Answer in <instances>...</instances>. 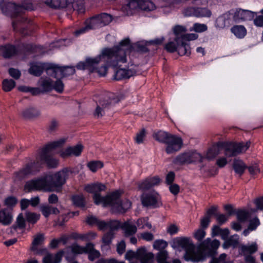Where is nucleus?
Wrapping results in <instances>:
<instances>
[{
    "label": "nucleus",
    "instance_id": "obj_30",
    "mask_svg": "<svg viewBox=\"0 0 263 263\" xmlns=\"http://www.w3.org/2000/svg\"><path fill=\"white\" fill-rule=\"evenodd\" d=\"M40 211L44 217L47 218L51 214L57 215L60 213V211L56 207L50 204L42 205L40 207Z\"/></svg>",
    "mask_w": 263,
    "mask_h": 263
},
{
    "label": "nucleus",
    "instance_id": "obj_6",
    "mask_svg": "<svg viewBox=\"0 0 263 263\" xmlns=\"http://www.w3.org/2000/svg\"><path fill=\"white\" fill-rule=\"evenodd\" d=\"M220 246V241L217 239L212 240L210 238H207L203 241L199 245V248L204 251H208L212 257L210 263H225L227 255L222 253L218 257H215L217 254V249Z\"/></svg>",
    "mask_w": 263,
    "mask_h": 263
},
{
    "label": "nucleus",
    "instance_id": "obj_36",
    "mask_svg": "<svg viewBox=\"0 0 263 263\" xmlns=\"http://www.w3.org/2000/svg\"><path fill=\"white\" fill-rule=\"evenodd\" d=\"M46 4L55 9L63 8L67 6V0H47Z\"/></svg>",
    "mask_w": 263,
    "mask_h": 263
},
{
    "label": "nucleus",
    "instance_id": "obj_53",
    "mask_svg": "<svg viewBox=\"0 0 263 263\" xmlns=\"http://www.w3.org/2000/svg\"><path fill=\"white\" fill-rule=\"evenodd\" d=\"M173 31L176 35L175 37H181L182 35H185L186 29L182 26L177 25L174 27Z\"/></svg>",
    "mask_w": 263,
    "mask_h": 263
},
{
    "label": "nucleus",
    "instance_id": "obj_11",
    "mask_svg": "<svg viewBox=\"0 0 263 263\" xmlns=\"http://www.w3.org/2000/svg\"><path fill=\"white\" fill-rule=\"evenodd\" d=\"M203 158L195 152H187L178 155L173 160V163L177 165L189 164L196 161L202 162Z\"/></svg>",
    "mask_w": 263,
    "mask_h": 263
},
{
    "label": "nucleus",
    "instance_id": "obj_18",
    "mask_svg": "<svg viewBox=\"0 0 263 263\" xmlns=\"http://www.w3.org/2000/svg\"><path fill=\"white\" fill-rule=\"evenodd\" d=\"M256 13L248 10L240 8L237 9L233 15V19L235 21L252 20L254 18Z\"/></svg>",
    "mask_w": 263,
    "mask_h": 263
},
{
    "label": "nucleus",
    "instance_id": "obj_43",
    "mask_svg": "<svg viewBox=\"0 0 263 263\" xmlns=\"http://www.w3.org/2000/svg\"><path fill=\"white\" fill-rule=\"evenodd\" d=\"M240 250L241 253L243 255H250L257 251V247L255 243L250 246L242 245L240 248Z\"/></svg>",
    "mask_w": 263,
    "mask_h": 263
},
{
    "label": "nucleus",
    "instance_id": "obj_49",
    "mask_svg": "<svg viewBox=\"0 0 263 263\" xmlns=\"http://www.w3.org/2000/svg\"><path fill=\"white\" fill-rule=\"evenodd\" d=\"M75 73L74 67L65 66L61 67L60 77H65L72 75Z\"/></svg>",
    "mask_w": 263,
    "mask_h": 263
},
{
    "label": "nucleus",
    "instance_id": "obj_62",
    "mask_svg": "<svg viewBox=\"0 0 263 263\" xmlns=\"http://www.w3.org/2000/svg\"><path fill=\"white\" fill-rule=\"evenodd\" d=\"M218 210V206H212L209 208L206 212L205 215L207 217L211 219V217L212 216H216V215H217V212Z\"/></svg>",
    "mask_w": 263,
    "mask_h": 263
},
{
    "label": "nucleus",
    "instance_id": "obj_1",
    "mask_svg": "<svg viewBox=\"0 0 263 263\" xmlns=\"http://www.w3.org/2000/svg\"><path fill=\"white\" fill-rule=\"evenodd\" d=\"M132 49L129 39H125L117 46L103 49L96 57L87 58L85 61L79 62L76 67L79 70L88 69L90 72H97L100 76H105L107 71V66L117 67H120L119 63H126V54Z\"/></svg>",
    "mask_w": 263,
    "mask_h": 263
},
{
    "label": "nucleus",
    "instance_id": "obj_56",
    "mask_svg": "<svg viewBox=\"0 0 263 263\" xmlns=\"http://www.w3.org/2000/svg\"><path fill=\"white\" fill-rule=\"evenodd\" d=\"M167 257L168 252L166 250H161L157 253L156 259L159 263H162L166 261Z\"/></svg>",
    "mask_w": 263,
    "mask_h": 263
},
{
    "label": "nucleus",
    "instance_id": "obj_51",
    "mask_svg": "<svg viewBox=\"0 0 263 263\" xmlns=\"http://www.w3.org/2000/svg\"><path fill=\"white\" fill-rule=\"evenodd\" d=\"M72 7L74 10H77L78 12L82 13L84 12V1L77 0L72 3Z\"/></svg>",
    "mask_w": 263,
    "mask_h": 263
},
{
    "label": "nucleus",
    "instance_id": "obj_25",
    "mask_svg": "<svg viewBox=\"0 0 263 263\" xmlns=\"http://www.w3.org/2000/svg\"><path fill=\"white\" fill-rule=\"evenodd\" d=\"M64 253L63 250L59 251L54 255L49 253L43 258V263H60Z\"/></svg>",
    "mask_w": 263,
    "mask_h": 263
},
{
    "label": "nucleus",
    "instance_id": "obj_57",
    "mask_svg": "<svg viewBox=\"0 0 263 263\" xmlns=\"http://www.w3.org/2000/svg\"><path fill=\"white\" fill-rule=\"evenodd\" d=\"M71 252L74 254H81L84 253V249L83 247L80 246L77 243H74L69 247Z\"/></svg>",
    "mask_w": 263,
    "mask_h": 263
},
{
    "label": "nucleus",
    "instance_id": "obj_37",
    "mask_svg": "<svg viewBox=\"0 0 263 263\" xmlns=\"http://www.w3.org/2000/svg\"><path fill=\"white\" fill-rule=\"evenodd\" d=\"M29 166L26 164L18 171L14 173L15 177L19 180H22L29 175H32Z\"/></svg>",
    "mask_w": 263,
    "mask_h": 263
},
{
    "label": "nucleus",
    "instance_id": "obj_15",
    "mask_svg": "<svg viewBox=\"0 0 263 263\" xmlns=\"http://www.w3.org/2000/svg\"><path fill=\"white\" fill-rule=\"evenodd\" d=\"M162 180L158 176L148 177L141 182H137V184L139 190L145 191L151 189L155 185H159Z\"/></svg>",
    "mask_w": 263,
    "mask_h": 263
},
{
    "label": "nucleus",
    "instance_id": "obj_22",
    "mask_svg": "<svg viewBox=\"0 0 263 263\" xmlns=\"http://www.w3.org/2000/svg\"><path fill=\"white\" fill-rule=\"evenodd\" d=\"M175 42L178 44L177 52L180 55H190L191 48L187 42H185L178 37H175Z\"/></svg>",
    "mask_w": 263,
    "mask_h": 263
},
{
    "label": "nucleus",
    "instance_id": "obj_27",
    "mask_svg": "<svg viewBox=\"0 0 263 263\" xmlns=\"http://www.w3.org/2000/svg\"><path fill=\"white\" fill-rule=\"evenodd\" d=\"M138 255L141 263H151L154 258V254L152 253H147L144 248L138 249Z\"/></svg>",
    "mask_w": 263,
    "mask_h": 263
},
{
    "label": "nucleus",
    "instance_id": "obj_20",
    "mask_svg": "<svg viewBox=\"0 0 263 263\" xmlns=\"http://www.w3.org/2000/svg\"><path fill=\"white\" fill-rule=\"evenodd\" d=\"M18 53L17 47L7 44L0 47V55L5 59H9Z\"/></svg>",
    "mask_w": 263,
    "mask_h": 263
},
{
    "label": "nucleus",
    "instance_id": "obj_54",
    "mask_svg": "<svg viewBox=\"0 0 263 263\" xmlns=\"http://www.w3.org/2000/svg\"><path fill=\"white\" fill-rule=\"evenodd\" d=\"M114 232H112L111 231H108L105 234H104V235L102 237V242L105 245H109L111 242L112 238H114Z\"/></svg>",
    "mask_w": 263,
    "mask_h": 263
},
{
    "label": "nucleus",
    "instance_id": "obj_39",
    "mask_svg": "<svg viewBox=\"0 0 263 263\" xmlns=\"http://www.w3.org/2000/svg\"><path fill=\"white\" fill-rule=\"evenodd\" d=\"M172 134L160 130L153 134V138L159 142L165 143Z\"/></svg>",
    "mask_w": 263,
    "mask_h": 263
},
{
    "label": "nucleus",
    "instance_id": "obj_35",
    "mask_svg": "<svg viewBox=\"0 0 263 263\" xmlns=\"http://www.w3.org/2000/svg\"><path fill=\"white\" fill-rule=\"evenodd\" d=\"M45 240L44 235L42 233L35 235L30 248V250H36V247L42 246Z\"/></svg>",
    "mask_w": 263,
    "mask_h": 263
},
{
    "label": "nucleus",
    "instance_id": "obj_60",
    "mask_svg": "<svg viewBox=\"0 0 263 263\" xmlns=\"http://www.w3.org/2000/svg\"><path fill=\"white\" fill-rule=\"evenodd\" d=\"M4 202L8 206H14L17 203V199L15 197L9 196L5 199Z\"/></svg>",
    "mask_w": 263,
    "mask_h": 263
},
{
    "label": "nucleus",
    "instance_id": "obj_52",
    "mask_svg": "<svg viewBox=\"0 0 263 263\" xmlns=\"http://www.w3.org/2000/svg\"><path fill=\"white\" fill-rule=\"evenodd\" d=\"M178 44L175 42V39L174 41H170L164 46V49L170 53H174L177 51Z\"/></svg>",
    "mask_w": 263,
    "mask_h": 263
},
{
    "label": "nucleus",
    "instance_id": "obj_7",
    "mask_svg": "<svg viewBox=\"0 0 263 263\" xmlns=\"http://www.w3.org/2000/svg\"><path fill=\"white\" fill-rule=\"evenodd\" d=\"M251 142L248 141L244 142H218V145L224 149V155L227 157H232L238 154L246 152L249 148Z\"/></svg>",
    "mask_w": 263,
    "mask_h": 263
},
{
    "label": "nucleus",
    "instance_id": "obj_33",
    "mask_svg": "<svg viewBox=\"0 0 263 263\" xmlns=\"http://www.w3.org/2000/svg\"><path fill=\"white\" fill-rule=\"evenodd\" d=\"M40 83L43 91H50L53 88V81L48 78H41Z\"/></svg>",
    "mask_w": 263,
    "mask_h": 263
},
{
    "label": "nucleus",
    "instance_id": "obj_13",
    "mask_svg": "<svg viewBox=\"0 0 263 263\" xmlns=\"http://www.w3.org/2000/svg\"><path fill=\"white\" fill-rule=\"evenodd\" d=\"M165 144L166 153L171 154L179 151L182 146L183 142L180 137L172 134Z\"/></svg>",
    "mask_w": 263,
    "mask_h": 263
},
{
    "label": "nucleus",
    "instance_id": "obj_5",
    "mask_svg": "<svg viewBox=\"0 0 263 263\" xmlns=\"http://www.w3.org/2000/svg\"><path fill=\"white\" fill-rule=\"evenodd\" d=\"M73 173V169L72 168L67 167L54 174L47 175L46 180H47L52 192L55 191L57 188L61 187Z\"/></svg>",
    "mask_w": 263,
    "mask_h": 263
},
{
    "label": "nucleus",
    "instance_id": "obj_59",
    "mask_svg": "<svg viewBox=\"0 0 263 263\" xmlns=\"http://www.w3.org/2000/svg\"><path fill=\"white\" fill-rule=\"evenodd\" d=\"M108 228L109 229V231L114 232L115 231L117 230L120 226V222L117 220H110L108 222Z\"/></svg>",
    "mask_w": 263,
    "mask_h": 263
},
{
    "label": "nucleus",
    "instance_id": "obj_38",
    "mask_svg": "<svg viewBox=\"0 0 263 263\" xmlns=\"http://www.w3.org/2000/svg\"><path fill=\"white\" fill-rule=\"evenodd\" d=\"M231 30L237 37L242 39L247 34V30L242 25H235L231 28Z\"/></svg>",
    "mask_w": 263,
    "mask_h": 263
},
{
    "label": "nucleus",
    "instance_id": "obj_8",
    "mask_svg": "<svg viewBox=\"0 0 263 263\" xmlns=\"http://www.w3.org/2000/svg\"><path fill=\"white\" fill-rule=\"evenodd\" d=\"M156 7L153 2L146 0H129L127 4L123 5L122 11L126 15L133 14V11L137 8L144 11H152Z\"/></svg>",
    "mask_w": 263,
    "mask_h": 263
},
{
    "label": "nucleus",
    "instance_id": "obj_46",
    "mask_svg": "<svg viewBox=\"0 0 263 263\" xmlns=\"http://www.w3.org/2000/svg\"><path fill=\"white\" fill-rule=\"evenodd\" d=\"M211 14V11L206 8H196L195 14L196 17H210Z\"/></svg>",
    "mask_w": 263,
    "mask_h": 263
},
{
    "label": "nucleus",
    "instance_id": "obj_58",
    "mask_svg": "<svg viewBox=\"0 0 263 263\" xmlns=\"http://www.w3.org/2000/svg\"><path fill=\"white\" fill-rule=\"evenodd\" d=\"M205 235V232L204 229L199 228L194 234V237L199 241H201Z\"/></svg>",
    "mask_w": 263,
    "mask_h": 263
},
{
    "label": "nucleus",
    "instance_id": "obj_16",
    "mask_svg": "<svg viewBox=\"0 0 263 263\" xmlns=\"http://www.w3.org/2000/svg\"><path fill=\"white\" fill-rule=\"evenodd\" d=\"M158 194L155 191L151 193H143L141 196L142 203L144 206L156 207Z\"/></svg>",
    "mask_w": 263,
    "mask_h": 263
},
{
    "label": "nucleus",
    "instance_id": "obj_47",
    "mask_svg": "<svg viewBox=\"0 0 263 263\" xmlns=\"http://www.w3.org/2000/svg\"><path fill=\"white\" fill-rule=\"evenodd\" d=\"M87 167L92 172H96L103 166V163L100 161H91L87 163Z\"/></svg>",
    "mask_w": 263,
    "mask_h": 263
},
{
    "label": "nucleus",
    "instance_id": "obj_32",
    "mask_svg": "<svg viewBox=\"0 0 263 263\" xmlns=\"http://www.w3.org/2000/svg\"><path fill=\"white\" fill-rule=\"evenodd\" d=\"M45 63H39L32 65L28 69L30 74L36 77L40 76L45 70Z\"/></svg>",
    "mask_w": 263,
    "mask_h": 263
},
{
    "label": "nucleus",
    "instance_id": "obj_9",
    "mask_svg": "<svg viewBox=\"0 0 263 263\" xmlns=\"http://www.w3.org/2000/svg\"><path fill=\"white\" fill-rule=\"evenodd\" d=\"M32 10V4L27 2H24L21 5H16L14 3L9 2L5 7H2L3 13L12 17H15L24 14L26 10Z\"/></svg>",
    "mask_w": 263,
    "mask_h": 263
},
{
    "label": "nucleus",
    "instance_id": "obj_14",
    "mask_svg": "<svg viewBox=\"0 0 263 263\" xmlns=\"http://www.w3.org/2000/svg\"><path fill=\"white\" fill-rule=\"evenodd\" d=\"M112 21V16L105 13L96 15L90 18L89 28H93L96 26L97 27H102L108 25Z\"/></svg>",
    "mask_w": 263,
    "mask_h": 263
},
{
    "label": "nucleus",
    "instance_id": "obj_40",
    "mask_svg": "<svg viewBox=\"0 0 263 263\" xmlns=\"http://www.w3.org/2000/svg\"><path fill=\"white\" fill-rule=\"evenodd\" d=\"M105 105L104 104V102H99L97 103V105L96 108L93 113V115L95 118L99 119L102 118L105 114Z\"/></svg>",
    "mask_w": 263,
    "mask_h": 263
},
{
    "label": "nucleus",
    "instance_id": "obj_28",
    "mask_svg": "<svg viewBox=\"0 0 263 263\" xmlns=\"http://www.w3.org/2000/svg\"><path fill=\"white\" fill-rule=\"evenodd\" d=\"M45 70L48 75L57 78L60 77L61 67L53 64L45 63Z\"/></svg>",
    "mask_w": 263,
    "mask_h": 263
},
{
    "label": "nucleus",
    "instance_id": "obj_50",
    "mask_svg": "<svg viewBox=\"0 0 263 263\" xmlns=\"http://www.w3.org/2000/svg\"><path fill=\"white\" fill-rule=\"evenodd\" d=\"M26 219L22 213H20L17 217L16 221V225H13L12 228L16 230L17 228L22 229L26 227Z\"/></svg>",
    "mask_w": 263,
    "mask_h": 263
},
{
    "label": "nucleus",
    "instance_id": "obj_41",
    "mask_svg": "<svg viewBox=\"0 0 263 263\" xmlns=\"http://www.w3.org/2000/svg\"><path fill=\"white\" fill-rule=\"evenodd\" d=\"M25 217L26 221L29 223L34 224L39 220L40 214L31 212H26Z\"/></svg>",
    "mask_w": 263,
    "mask_h": 263
},
{
    "label": "nucleus",
    "instance_id": "obj_63",
    "mask_svg": "<svg viewBox=\"0 0 263 263\" xmlns=\"http://www.w3.org/2000/svg\"><path fill=\"white\" fill-rule=\"evenodd\" d=\"M194 30L197 32L205 31L208 29L207 26L203 24L195 23L193 26Z\"/></svg>",
    "mask_w": 263,
    "mask_h": 263
},
{
    "label": "nucleus",
    "instance_id": "obj_29",
    "mask_svg": "<svg viewBox=\"0 0 263 263\" xmlns=\"http://www.w3.org/2000/svg\"><path fill=\"white\" fill-rule=\"evenodd\" d=\"M29 165V168L32 174H34L37 172H39L41 168L42 167V162L40 158V156L37 151V153L35 157V160L31 161L30 162L27 163Z\"/></svg>",
    "mask_w": 263,
    "mask_h": 263
},
{
    "label": "nucleus",
    "instance_id": "obj_21",
    "mask_svg": "<svg viewBox=\"0 0 263 263\" xmlns=\"http://www.w3.org/2000/svg\"><path fill=\"white\" fill-rule=\"evenodd\" d=\"M21 115L24 119L30 120L39 117L41 115V111L34 106H29L24 109Z\"/></svg>",
    "mask_w": 263,
    "mask_h": 263
},
{
    "label": "nucleus",
    "instance_id": "obj_61",
    "mask_svg": "<svg viewBox=\"0 0 263 263\" xmlns=\"http://www.w3.org/2000/svg\"><path fill=\"white\" fill-rule=\"evenodd\" d=\"M59 93L63 92L64 89V84L60 79H58L55 83H53V88Z\"/></svg>",
    "mask_w": 263,
    "mask_h": 263
},
{
    "label": "nucleus",
    "instance_id": "obj_26",
    "mask_svg": "<svg viewBox=\"0 0 263 263\" xmlns=\"http://www.w3.org/2000/svg\"><path fill=\"white\" fill-rule=\"evenodd\" d=\"M121 228L124 230L125 236H132L136 234L137 231V226L130 220L124 222L122 225Z\"/></svg>",
    "mask_w": 263,
    "mask_h": 263
},
{
    "label": "nucleus",
    "instance_id": "obj_24",
    "mask_svg": "<svg viewBox=\"0 0 263 263\" xmlns=\"http://www.w3.org/2000/svg\"><path fill=\"white\" fill-rule=\"evenodd\" d=\"M136 73V70L133 69L120 68L116 71L114 79L116 80H120L123 79H129L130 77L135 75Z\"/></svg>",
    "mask_w": 263,
    "mask_h": 263
},
{
    "label": "nucleus",
    "instance_id": "obj_2",
    "mask_svg": "<svg viewBox=\"0 0 263 263\" xmlns=\"http://www.w3.org/2000/svg\"><path fill=\"white\" fill-rule=\"evenodd\" d=\"M171 246L174 249L181 248L185 250V258L186 260L198 262L204 259V256L202 252H195V246L192 239L189 237L175 238L173 239Z\"/></svg>",
    "mask_w": 263,
    "mask_h": 263
},
{
    "label": "nucleus",
    "instance_id": "obj_55",
    "mask_svg": "<svg viewBox=\"0 0 263 263\" xmlns=\"http://www.w3.org/2000/svg\"><path fill=\"white\" fill-rule=\"evenodd\" d=\"M154 248L159 251L161 250H165V248L167 246V243L163 240H157L153 245Z\"/></svg>",
    "mask_w": 263,
    "mask_h": 263
},
{
    "label": "nucleus",
    "instance_id": "obj_4",
    "mask_svg": "<svg viewBox=\"0 0 263 263\" xmlns=\"http://www.w3.org/2000/svg\"><path fill=\"white\" fill-rule=\"evenodd\" d=\"M121 194L122 192L119 191L110 193L105 197H102V199L100 200V204L102 203L104 206H111L114 213H124L130 208L132 203L127 199L121 201Z\"/></svg>",
    "mask_w": 263,
    "mask_h": 263
},
{
    "label": "nucleus",
    "instance_id": "obj_19",
    "mask_svg": "<svg viewBox=\"0 0 263 263\" xmlns=\"http://www.w3.org/2000/svg\"><path fill=\"white\" fill-rule=\"evenodd\" d=\"M123 97L122 96H118L115 94L108 92L101 98L99 102H104L105 106V108L108 109L111 105L119 102Z\"/></svg>",
    "mask_w": 263,
    "mask_h": 263
},
{
    "label": "nucleus",
    "instance_id": "obj_23",
    "mask_svg": "<svg viewBox=\"0 0 263 263\" xmlns=\"http://www.w3.org/2000/svg\"><path fill=\"white\" fill-rule=\"evenodd\" d=\"M13 216L12 211L8 208L0 210V223L3 225L8 226L12 221Z\"/></svg>",
    "mask_w": 263,
    "mask_h": 263
},
{
    "label": "nucleus",
    "instance_id": "obj_12",
    "mask_svg": "<svg viewBox=\"0 0 263 263\" xmlns=\"http://www.w3.org/2000/svg\"><path fill=\"white\" fill-rule=\"evenodd\" d=\"M106 189L105 184L97 182L95 183L88 184L85 186L84 190L89 193L93 194V199L96 204H100V200L102 199L100 192L104 191Z\"/></svg>",
    "mask_w": 263,
    "mask_h": 263
},
{
    "label": "nucleus",
    "instance_id": "obj_34",
    "mask_svg": "<svg viewBox=\"0 0 263 263\" xmlns=\"http://www.w3.org/2000/svg\"><path fill=\"white\" fill-rule=\"evenodd\" d=\"M220 149V146L218 145V142L216 144L213 145L209 149L206 155V158L209 160L213 159L219 154Z\"/></svg>",
    "mask_w": 263,
    "mask_h": 263
},
{
    "label": "nucleus",
    "instance_id": "obj_48",
    "mask_svg": "<svg viewBox=\"0 0 263 263\" xmlns=\"http://www.w3.org/2000/svg\"><path fill=\"white\" fill-rule=\"evenodd\" d=\"M19 52H33L35 46L32 44L23 43L17 46Z\"/></svg>",
    "mask_w": 263,
    "mask_h": 263
},
{
    "label": "nucleus",
    "instance_id": "obj_3",
    "mask_svg": "<svg viewBox=\"0 0 263 263\" xmlns=\"http://www.w3.org/2000/svg\"><path fill=\"white\" fill-rule=\"evenodd\" d=\"M66 141V138H61L57 141L48 143L40 148L37 151L42 164H45L49 168L57 167L59 164V161L51 154V152L55 148L62 147Z\"/></svg>",
    "mask_w": 263,
    "mask_h": 263
},
{
    "label": "nucleus",
    "instance_id": "obj_44",
    "mask_svg": "<svg viewBox=\"0 0 263 263\" xmlns=\"http://www.w3.org/2000/svg\"><path fill=\"white\" fill-rule=\"evenodd\" d=\"M15 82L12 79H4L2 82V88L4 91L8 92L11 91L15 86Z\"/></svg>",
    "mask_w": 263,
    "mask_h": 263
},
{
    "label": "nucleus",
    "instance_id": "obj_31",
    "mask_svg": "<svg viewBox=\"0 0 263 263\" xmlns=\"http://www.w3.org/2000/svg\"><path fill=\"white\" fill-rule=\"evenodd\" d=\"M248 167L244 162L239 159H234L233 163V168L235 172L241 176L245 170Z\"/></svg>",
    "mask_w": 263,
    "mask_h": 263
},
{
    "label": "nucleus",
    "instance_id": "obj_64",
    "mask_svg": "<svg viewBox=\"0 0 263 263\" xmlns=\"http://www.w3.org/2000/svg\"><path fill=\"white\" fill-rule=\"evenodd\" d=\"M8 72L10 76L16 80L18 79L21 76L20 71L13 68H10Z\"/></svg>",
    "mask_w": 263,
    "mask_h": 263
},
{
    "label": "nucleus",
    "instance_id": "obj_42",
    "mask_svg": "<svg viewBox=\"0 0 263 263\" xmlns=\"http://www.w3.org/2000/svg\"><path fill=\"white\" fill-rule=\"evenodd\" d=\"M71 200L73 204L80 208H84L85 206V198L82 195H74L72 197Z\"/></svg>",
    "mask_w": 263,
    "mask_h": 263
},
{
    "label": "nucleus",
    "instance_id": "obj_45",
    "mask_svg": "<svg viewBox=\"0 0 263 263\" xmlns=\"http://www.w3.org/2000/svg\"><path fill=\"white\" fill-rule=\"evenodd\" d=\"M236 214L237 220L240 222H245L251 216L249 212L243 210H238Z\"/></svg>",
    "mask_w": 263,
    "mask_h": 263
},
{
    "label": "nucleus",
    "instance_id": "obj_17",
    "mask_svg": "<svg viewBox=\"0 0 263 263\" xmlns=\"http://www.w3.org/2000/svg\"><path fill=\"white\" fill-rule=\"evenodd\" d=\"M83 149V146L81 144H78L74 146H69L65 149L60 152V156L63 158H66L71 155L79 156L81 155Z\"/></svg>",
    "mask_w": 263,
    "mask_h": 263
},
{
    "label": "nucleus",
    "instance_id": "obj_10",
    "mask_svg": "<svg viewBox=\"0 0 263 263\" xmlns=\"http://www.w3.org/2000/svg\"><path fill=\"white\" fill-rule=\"evenodd\" d=\"M46 175L37 179L27 181L24 185V190L25 192H31L34 191H44L52 192L48 183Z\"/></svg>",
    "mask_w": 263,
    "mask_h": 263
}]
</instances>
